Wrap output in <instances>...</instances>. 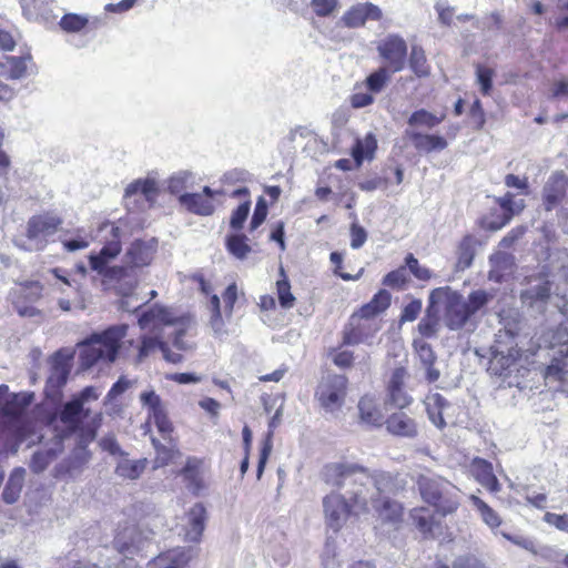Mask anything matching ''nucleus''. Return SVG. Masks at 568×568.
Masks as SVG:
<instances>
[{
  "label": "nucleus",
  "instance_id": "obj_1",
  "mask_svg": "<svg viewBox=\"0 0 568 568\" xmlns=\"http://www.w3.org/2000/svg\"><path fill=\"white\" fill-rule=\"evenodd\" d=\"M415 484L422 500L433 507L434 511L426 506L413 508L409 517L414 527L425 540L453 541V532L438 517L444 518L457 513L462 505L459 489L439 475L419 474Z\"/></svg>",
  "mask_w": 568,
  "mask_h": 568
},
{
  "label": "nucleus",
  "instance_id": "obj_2",
  "mask_svg": "<svg viewBox=\"0 0 568 568\" xmlns=\"http://www.w3.org/2000/svg\"><path fill=\"white\" fill-rule=\"evenodd\" d=\"M128 332V324L111 325L101 332L90 334L85 339L78 343L80 367L89 369L99 364H113L119 357Z\"/></svg>",
  "mask_w": 568,
  "mask_h": 568
},
{
  "label": "nucleus",
  "instance_id": "obj_3",
  "mask_svg": "<svg viewBox=\"0 0 568 568\" xmlns=\"http://www.w3.org/2000/svg\"><path fill=\"white\" fill-rule=\"evenodd\" d=\"M429 300L432 304L443 302V317L445 325L452 329H459L465 326L478 311L486 306L490 295L484 290L473 291L467 300L450 287H438L432 291Z\"/></svg>",
  "mask_w": 568,
  "mask_h": 568
},
{
  "label": "nucleus",
  "instance_id": "obj_4",
  "mask_svg": "<svg viewBox=\"0 0 568 568\" xmlns=\"http://www.w3.org/2000/svg\"><path fill=\"white\" fill-rule=\"evenodd\" d=\"M324 477L326 483L334 486H343L347 481L357 480L364 486L365 483L372 481L378 491V496H382V494L396 495L403 489L397 475L388 471H375L371 474L367 468L357 464H328L324 468Z\"/></svg>",
  "mask_w": 568,
  "mask_h": 568
},
{
  "label": "nucleus",
  "instance_id": "obj_5",
  "mask_svg": "<svg viewBox=\"0 0 568 568\" xmlns=\"http://www.w3.org/2000/svg\"><path fill=\"white\" fill-rule=\"evenodd\" d=\"M158 242L152 239L151 241L135 240L133 241L125 252V265H115L105 268L104 276L113 283H116V288L123 295H129L136 286L138 281L131 274L134 268H142L149 266L156 253Z\"/></svg>",
  "mask_w": 568,
  "mask_h": 568
},
{
  "label": "nucleus",
  "instance_id": "obj_6",
  "mask_svg": "<svg viewBox=\"0 0 568 568\" xmlns=\"http://www.w3.org/2000/svg\"><path fill=\"white\" fill-rule=\"evenodd\" d=\"M59 420L69 433L78 436L81 445L87 446L95 439L102 425L103 415L101 412L91 415L89 408L82 407L78 400L72 398L62 406L59 412Z\"/></svg>",
  "mask_w": 568,
  "mask_h": 568
},
{
  "label": "nucleus",
  "instance_id": "obj_7",
  "mask_svg": "<svg viewBox=\"0 0 568 568\" xmlns=\"http://www.w3.org/2000/svg\"><path fill=\"white\" fill-rule=\"evenodd\" d=\"M63 225L62 216L49 210L29 217L26 225V237L37 251H42Z\"/></svg>",
  "mask_w": 568,
  "mask_h": 568
},
{
  "label": "nucleus",
  "instance_id": "obj_8",
  "mask_svg": "<svg viewBox=\"0 0 568 568\" xmlns=\"http://www.w3.org/2000/svg\"><path fill=\"white\" fill-rule=\"evenodd\" d=\"M73 352L61 348L57 351L51 359L50 374L44 386V396L53 403L61 400L63 387L72 369Z\"/></svg>",
  "mask_w": 568,
  "mask_h": 568
},
{
  "label": "nucleus",
  "instance_id": "obj_9",
  "mask_svg": "<svg viewBox=\"0 0 568 568\" xmlns=\"http://www.w3.org/2000/svg\"><path fill=\"white\" fill-rule=\"evenodd\" d=\"M141 403L148 408V418L143 425L144 433L151 432V423H153L164 440L172 443L174 440V426L169 418L166 408L161 397L154 392H143L140 396Z\"/></svg>",
  "mask_w": 568,
  "mask_h": 568
},
{
  "label": "nucleus",
  "instance_id": "obj_10",
  "mask_svg": "<svg viewBox=\"0 0 568 568\" xmlns=\"http://www.w3.org/2000/svg\"><path fill=\"white\" fill-rule=\"evenodd\" d=\"M347 384L348 379L344 375L323 376L315 393L321 406L329 412L341 408L346 397Z\"/></svg>",
  "mask_w": 568,
  "mask_h": 568
},
{
  "label": "nucleus",
  "instance_id": "obj_11",
  "mask_svg": "<svg viewBox=\"0 0 568 568\" xmlns=\"http://www.w3.org/2000/svg\"><path fill=\"white\" fill-rule=\"evenodd\" d=\"M377 52L385 62L386 68L393 73L404 70L408 55V47L406 41L398 34H388L379 41Z\"/></svg>",
  "mask_w": 568,
  "mask_h": 568
},
{
  "label": "nucleus",
  "instance_id": "obj_12",
  "mask_svg": "<svg viewBox=\"0 0 568 568\" xmlns=\"http://www.w3.org/2000/svg\"><path fill=\"white\" fill-rule=\"evenodd\" d=\"M393 72L386 68L379 67L377 70L368 74L363 82L366 92L356 91L351 95V105L355 109L368 106L374 103V94L381 93L390 82Z\"/></svg>",
  "mask_w": 568,
  "mask_h": 568
},
{
  "label": "nucleus",
  "instance_id": "obj_13",
  "mask_svg": "<svg viewBox=\"0 0 568 568\" xmlns=\"http://www.w3.org/2000/svg\"><path fill=\"white\" fill-rule=\"evenodd\" d=\"M379 331L377 322H372L354 312L342 333V345H358L372 338Z\"/></svg>",
  "mask_w": 568,
  "mask_h": 568
},
{
  "label": "nucleus",
  "instance_id": "obj_14",
  "mask_svg": "<svg viewBox=\"0 0 568 568\" xmlns=\"http://www.w3.org/2000/svg\"><path fill=\"white\" fill-rule=\"evenodd\" d=\"M224 192L221 190H212L210 186H204L202 193H184L179 196V203L187 212L209 216L215 211L213 199L215 195H223Z\"/></svg>",
  "mask_w": 568,
  "mask_h": 568
},
{
  "label": "nucleus",
  "instance_id": "obj_15",
  "mask_svg": "<svg viewBox=\"0 0 568 568\" xmlns=\"http://www.w3.org/2000/svg\"><path fill=\"white\" fill-rule=\"evenodd\" d=\"M407 371L405 367H396L389 377L386 386V405H390L398 409L408 407L413 398L405 390V378Z\"/></svg>",
  "mask_w": 568,
  "mask_h": 568
},
{
  "label": "nucleus",
  "instance_id": "obj_16",
  "mask_svg": "<svg viewBox=\"0 0 568 568\" xmlns=\"http://www.w3.org/2000/svg\"><path fill=\"white\" fill-rule=\"evenodd\" d=\"M178 318L166 306L154 304L138 317V325L141 329H149L151 333H158L165 326L176 323Z\"/></svg>",
  "mask_w": 568,
  "mask_h": 568
},
{
  "label": "nucleus",
  "instance_id": "obj_17",
  "mask_svg": "<svg viewBox=\"0 0 568 568\" xmlns=\"http://www.w3.org/2000/svg\"><path fill=\"white\" fill-rule=\"evenodd\" d=\"M32 394H8V386L0 385V415L12 419L20 418L26 408L31 404Z\"/></svg>",
  "mask_w": 568,
  "mask_h": 568
},
{
  "label": "nucleus",
  "instance_id": "obj_18",
  "mask_svg": "<svg viewBox=\"0 0 568 568\" xmlns=\"http://www.w3.org/2000/svg\"><path fill=\"white\" fill-rule=\"evenodd\" d=\"M372 506L383 525L398 527L404 520V506L397 500L377 496L372 498Z\"/></svg>",
  "mask_w": 568,
  "mask_h": 568
},
{
  "label": "nucleus",
  "instance_id": "obj_19",
  "mask_svg": "<svg viewBox=\"0 0 568 568\" xmlns=\"http://www.w3.org/2000/svg\"><path fill=\"white\" fill-rule=\"evenodd\" d=\"M204 459L187 457L184 466L178 471L190 493L199 496L206 487L203 476Z\"/></svg>",
  "mask_w": 568,
  "mask_h": 568
},
{
  "label": "nucleus",
  "instance_id": "obj_20",
  "mask_svg": "<svg viewBox=\"0 0 568 568\" xmlns=\"http://www.w3.org/2000/svg\"><path fill=\"white\" fill-rule=\"evenodd\" d=\"M383 12L376 4L372 2L357 3L352 6L342 17V22L347 28H361L366 21H379Z\"/></svg>",
  "mask_w": 568,
  "mask_h": 568
},
{
  "label": "nucleus",
  "instance_id": "obj_21",
  "mask_svg": "<svg viewBox=\"0 0 568 568\" xmlns=\"http://www.w3.org/2000/svg\"><path fill=\"white\" fill-rule=\"evenodd\" d=\"M161 351L163 358L172 364H178L183 361L180 353L171 351L169 344L161 339L159 336L142 335L140 338V346L138 348L136 361L142 362L155 351Z\"/></svg>",
  "mask_w": 568,
  "mask_h": 568
},
{
  "label": "nucleus",
  "instance_id": "obj_22",
  "mask_svg": "<svg viewBox=\"0 0 568 568\" xmlns=\"http://www.w3.org/2000/svg\"><path fill=\"white\" fill-rule=\"evenodd\" d=\"M323 504L328 527L338 531L343 523L349 517L347 500L338 494H331L324 498Z\"/></svg>",
  "mask_w": 568,
  "mask_h": 568
},
{
  "label": "nucleus",
  "instance_id": "obj_23",
  "mask_svg": "<svg viewBox=\"0 0 568 568\" xmlns=\"http://www.w3.org/2000/svg\"><path fill=\"white\" fill-rule=\"evenodd\" d=\"M122 250L121 231L118 226H111V239L108 240L99 254L90 256V266L92 270L103 272L108 261L116 257Z\"/></svg>",
  "mask_w": 568,
  "mask_h": 568
},
{
  "label": "nucleus",
  "instance_id": "obj_24",
  "mask_svg": "<svg viewBox=\"0 0 568 568\" xmlns=\"http://www.w3.org/2000/svg\"><path fill=\"white\" fill-rule=\"evenodd\" d=\"M470 473L474 479L489 493L500 491L501 485L494 473L493 464L487 459L475 457L470 463Z\"/></svg>",
  "mask_w": 568,
  "mask_h": 568
},
{
  "label": "nucleus",
  "instance_id": "obj_25",
  "mask_svg": "<svg viewBox=\"0 0 568 568\" xmlns=\"http://www.w3.org/2000/svg\"><path fill=\"white\" fill-rule=\"evenodd\" d=\"M567 181L564 173H554L542 190V204L546 211H552L566 197Z\"/></svg>",
  "mask_w": 568,
  "mask_h": 568
},
{
  "label": "nucleus",
  "instance_id": "obj_26",
  "mask_svg": "<svg viewBox=\"0 0 568 568\" xmlns=\"http://www.w3.org/2000/svg\"><path fill=\"white\" fill-rule=\"evenodd\" d=\"M385 426L387 432L396 437L415 438L418 435L416 420L404 412L390 414L385 419Z\"/></svg>",
  "mask_w": 568,
  "mask_h": 568
},
{
  "label": "nucleus",
  "instance_id": "obj_27",
  "mask_svg": "<svg viewBox=\"0 0 568 568\" xmlns=\"http://www.w3.org/2000/svg\"><path fill=\"white\" fill-rule=\"evenodd\" d=\"M390 303L392 294L387 290L381 288L373 295L369 302L362 305L356 312L361 314L362 317L376 322V317L385 313L390 306Z\"/></svg>",
  "mask_w": 568,
  "mask_h": 568
},
{
  "label": "nucleus",
  "instance_id": "obj_28",
  "mask_svg": "<svg viewBox=\"0 0 568 568\" xmlns=\"http://www.w3.org/2000/svg\"><path fill=\"white\" fill-rule=\"evenodd\" d=\"M425 409L429 420L439 429L446 427L444 412L450 406L449 402L439 393H429L424 399Z\"/></svg>",
  "mask_w": 568,
  "mask_h": 568
},
{
  "label": "nucleus",
  "instance_id": "obj_29",
  "mask_svg": "<svg viewBox=\"0 0 568 568\" xmlns=\"http://www.w3.org/2000/svg\"><path fill=\"white\" fill-rule=\"evenodd\" d=\"M40 293L29 292V286L22 285V287L12 293V305L20 316L32 317L39 314V311L34 306L37 300H39Z\"/></svg>",
  "mask_w": 568,
  "mask_h": 568
},
{
  "label": "nucleus",
  "instance_id": "obj_30",
  "mask_svg": "<svg viewBox=\"0 0 568 568\" xmlns=\"http://www.w3.org/2000/svg\"><path fill=\"white\" fill-rule=\"evenodd\" d=\"M551 294L552 282L546 275H542V281L539 284L521 291L520 298L523 303L532 307L538 304H547Z\"/></svg>",
  "mask_w": 568,
  "mask_h": 568
},
{
  "label": "nucleus",
  "instance_id": "obj_31",
  "mask_svg": "<svg viewBox=\"0 0 568 568\" xmlns=\"http://www.w3.org/2000/svg\"><path fill=\"white\" fill-rule=\"evenodd\" d=\"M358 413L361 422L368 426L381 427L385 424L384 415L375 398L371 395L361 397L358 402Z\"/></svg>",
  "mask_w": 568,
  "mask_h": 568
},
{
  "label": "nucleus",
  "instance_id": "obj_32",
  "mask_svg": "<svg viewBox=\"0 0 568 568\" xmlns=\"http://www.w3.org/2000/svg\"><path fill=\"white\" fill-rule=\"evenodd\" d=\"M408 138L417 151L425 153L440 152L448 145L446 139L438 134L412 132Z\"/></svg>",
  "mask_w": 568,
  "mask_h": 568
},
{
  "label": "nucleus",
  "instance_id": "obj_33",
  "mask_svg": "<svg viewBox=\"0 0 568 568\" xmlns=\"http://www.w3.org/2000/svg\"><path fill=\"white\" fill-rule=\"evenodd\" d=\"M232 197H239L242 200V203L232 212L230 219V226L234 231H240L243 229L244 222L246 221L250 209H251V199L250 191L247 187H240L234 190L231 193Z\"/></svg>",
  "mask_w": 568,
  "mask_h": 568
},
{
  "label": "nucleus",
  "instance_id": "obj_34",
  "mask_svg": "<svg viewBox=\"0 0 568 568\" xmlns=\"http://www.w3.org/2000/svg\"><path fill=\"white\" fill-rule=\"evenodd\" d=\"M377 149V141L374 134L368 133L363 139H356L351 154L353 156L355 169L362 166L364 160H372Z\"/></svg>",
  "mask_w": 568,
  "mask_h": 568
},
{
  "label": "nucleus",
  "instance_id": "obj_35",
  "mask_svg": "<svg viewBox=\"0 0 568 568\" xmlns=\"http://www.w3.org/2000/svg\"><path fill=\"white\" fill-rule=\"evenodd\" d=\"M159 187L154 180L151 179H139L130 183L125 187L124 195L126 197L141 194L144 196L145 201L153 204L156 201V197L159 195Z\"/></svg>",
  "mask_w": 568,
  "mask_h": 568
},
{
  "label": "nucleus",
  "instance_id": "obj_36",
  "mask_svg": "<svg viewBox=\"0 0 568 568\" xmlns=\"http://www.w3.org/2000/svg\"><path fill=\"white\" fill-rule=\"evenodd\" d=\"M151 444L155 450L154 468L168 466L176 457L181 456V452L176 447L175 440L170 443L171 446H165L161 444L156 437L151 436Z\"/></svg>",
  "mask_w": 568,
  "mask_h": 568
},
{
  "label": "nucleus",
  "instance_id": "obj_37",
  "mask_svg": "<svg viewBox=\"0 0 568 568\" xmlns=\"http://www.w3.org/2000/svg\"><path fill=\"white\" fill-rule=\"evenodd\" d=\"M206 520V509L203 504L196 503L189 511V524L190 531H187V536L191 540L199 541L204 528Z\"/></svg>",
  "mask_w": 568,
  "mask_h": 568
},
{
  "label": "nucleus",
  "instance_id": "obj_38",
  "mask_svg": "<svg viewBox=\"0 0 568 568\" xmlns=\"http://www.w3.org/2000/svg\"><path fill=\"white\" fill-rule=\"evenodd\" d=\"M148 459L141 458L136 460H131L128 458H122L119 460L115 467V474L122 478L134 480L138 479L148 467Z\"/></svg>",
  "mask_w": 568,
  "mask_h": 568
},
{
  "label": "nucleus",
  "instance_id": "obj_39",
  "mask_svg": "<svg viewBox=\"0 0 568 568\" xmlns=\"http://www.w3.org/2000/svg\"><path fill=\"white\" fill-rule=\"evenodd\" d=\"M189 562L186 554L182 549H171L159 555L152 564V568H184Z\"/></svg>",
  "mask_w": 568,
  "mask_h": 568
},
{
  "label": "nucleus",
  "instance_id": "obj_40",
  "mask_svg": "<svg viewBox=\"0 0 568 568\" xmlns=\"http://www.w3.org/2000/svg\"><path fill=\"white\" fill-rule=\"evenodd\" d=\"M439 326V316L438 311L435 308V304H432V300H429V305L426 310L425 316L420 320L417 325V329L422 335V338H432L437 335Z\"/></svg>",
  "mask_w": 568,
  "mask_h": 568
},
{
  "label": "nucleus",
  "instance_id": "obj_41",
  "mask_svg": "<svg viewBox=\"0 0 568 568\" xmlns=\"http://www.w3.org/2000/svg\"><path fill=\"white\" fill-rule=\"evenodd\" d=\"M409 68L417 78H427L430 75V65L428 64L425 50L420 45H413L408 57Z\"/></svg>",
  "mask_w": 568,
  "mask_h": 568
},
{
  "label": "nucleus",
  "instance_id": "obj_42",
  "mask_svg": "<svg viewBox=\"0 0 568 568\" xmlns=\"http://www.w3.org/2000/svg\"><path fill=\"white\" fill-rule=\"evenodd\" d=\"M225 247L231 255L239 260L246 258L252 251L248 239L244 234L227 235L225 239Z\"/></svg>",
  "mask_w": 568,
  "mask_h": 568
},
{
  "label": "nucleus",
  "instance_id": "obj_43",
  "mask_svg": "<svg viewBox=\"0 0 568 568\" xmlns=\"http://www.w3.org/2000/svg\"><path fill=\"white\" fill-rule=\"evenodd\" d=\"M469 500L487 526L498 528L501 525L500 516L486 501L476 495H470Z\"/></svg>",
  "mask_w": 568,
  "mask_h": 568
},
{
  "label": "nucleus",
  "instance_id": "obj_44",
  "mask_svg": "<svg viewBox=\"0 0 568 568\" xmlns=\"http://www.w3.org/2000/svg\"><path fill=\"white\" fill-rule=\"evenodd\" d=\"M477 240L474 235H465L457 247V261L462 268H467L471 265L475 256V246Z\"/></svg>",
  "mask_w": 568,
  "mask_h": 568
},
{
  "label": "nucleus",
  "instance_id": "obj_45",
  "mask_svg": "<svg viewBox=\"0 0 568 568\" xmlns=\"http://www.w3.org/2000/svg\"><path fill=\"white\" fill-rule=\"evenodd\" d=\"M444 119L445 114L437 116L425 109H419L410 114L407 122L410 126H425L428 129H433L436 125L440 124L444 121Z\"/></svg>",
  "mask_w": 568,
  "mask_h": 568
},
{
  "label": "nucleus",
  "instance_id": "obj_46",
  "mask_svg": "<svg viewBox=\"0 0 568 568\" xmlns=\"http://www.w3.org/2000/svg\"><path fill=\"white\" fill-rule=\"evenodd\" d=\"M409 282L406 266L400 265L396 270L388 272L382 280L384 286L393 290H404Z\"/></svg>",
  "mask_w": 568,
  "mask_h": 568
},
{
  "label": "nucleus",
  "instance_id": "obj_47",
  "mask_svg": "<svg viewBox=\"0 0 568 568\" xmlns=\"http://www.w3.org/2000/svg\"><path fill=\"white\" fill-rule=\"evenodd\" d=\"M89 23L87 17L77 13L64 14L59 22L60 28L68 32L74 33L83 30Z\"/></svg>",
  "mask_w": 568,
  "mask_h": 568
},
{
  "label": "nucleus",
  "instance_id": "obj_48",
  "mask_svg": "<svg viewBox=\"0 0 568 568\" xmlns=\"http://www.w3.org/2000/svg\"><path fill=\"white\" fill-rule=\"evenodd\" d=\"M347 507L349 508V516H361L369 513V503L363 490H356L353 496L347 500Z\"/></svg>",
  "mask_w": 568,
  "mask_h": 568
},
{
  "label": "nucleus",
  "instance_id": "obj_49",
  "mask_svg": "<svg viewBox=\"0 0 568 568\" xmlns=\"http://www.w3.org/2000/svg\"><path fill=\"white\" fill-rule=\"evenodd\" d=\"M404 266H406V270L408 268L414 277L418 281L426 282L429 281L433 276L432 271L428 267L420 265L418 260L412 253H408L405 256Z\"/></svg>",
  "mask_w": 568,
  "mask_h": 568
},
{
  "label": "nucleus",
  "instance_id": "obj_50",
  "mask_svg": "<svg viewBox=\"0 0 568 568\" xmlns=\"http://www.w3.org/2000/svg\"><path fill=\"white\" fill-rule=\"evenodd\" d=\"M413 347L423 365H435L437 357L430 344L423 338H415Z\"/></svg>",
  "mask_w": 568,
  "mask_h": 568
},
{
  "label": "nucleus",
  "instance_id": "obj_51",
  "mask_svg": "<svg viewBox=\"0 0 568 568\" xmlns=\"http://www.w3.org/2000/svg\"><path fill=\"white\" fill-rule=\"evenodd\" d=\"M6 77L11 80H18L27 73V59L23 57H10L7 59Z\"/></svg>",
  "mask_w": 568,
  "mask_h": 568
},
{
  "label": "nucleus",
  "instance_id": "obj_52",
  "mask_svg": "<svg viewBox=\"0 0 568 568\" xmlns=\"http://www.w3.org/2000/svg\"><path fill=\"white\" fill-rule=\"evenodd\" d=\"M345 345L342 343L329 351V355L332 356L333 363L339 368H349L354 364V353L352 351L345 349Z\"/></svg>",
  "mask_w": 568,
  "mask_h": 568
},
{
  "label": "nucleus",
  "instance_id": "obj_53",
  "mask_svg": "<svg viewBox=\"0 0 568 568\" xmlns=\"http://www.w3.org/2000/svg\"><path fill=\"white\" fill-rule=\"evenodd\" d=\"M331 263L333 264V273L341 277L343 281H356L362 277L364 274V268L362 267L357 274L352 275L351 273L344 272L343 267V254L339 252H332L329 255Z\"/></svg>",
  "mask_w": 568,
  "mask_h": 568
},
{
  "label": "nucleus",
  "instance_id": "obj_54",
  "mask_svg": "<svg viewBox=\"0 0 568 568\" xmlns=\"http://www.w3.org/2000/svg\"><path fill=\"white\" fill-rule=\"evenodd\" d=\"M477 82L480 85V92L483 95H490L493 89V69L478 64L476 67Z\"/></svg>",
  "mask_w": 568,
  "mask_h": 568
},
{
  "label": "nucleus",
  "instance_id": "obj_55",
  "mask_svg": "<svg viewBox=\"0 0 568 568\" xmlns=\"http://www.w3.org/2000/svg\"><path fill=\"white\" fill-rule=\"evenodd\" d=\"M566 374V365L559 358H554L551 363L546 366L544 376L557 382H562Z\"/></svg>",
  "mask_w": 568,
  "mask_h": 568
},
{
  "label": "nucleus",
  "instance_id": "obj_56",
  "mask_svg": "<svg viewBox=\"0 0 568 568\" xmlns=\"http://www.w3.org/2000/svg\"><path fill=\"white\" fill-rule=\"evenodd\" d=\"M311 6L317 17H328L332 14L337 6V0H312Z\"/></svg>",
  "mask_w": 568,
  "mask_h": 568
},
{
  "label": "nucleus",
  "instance_id": "obj_57",
  "mask_svg": "<svg viewBox=\"0 0 568 568\" xmlns=\"http://www.w3.org/2000/svg\"><path fill=\"white\" fill-rule=\"evenodd\" d=\"M267 216V203L263 196H260L254 213L250 223L251 230L257 229L266 219Z\"/></svg>",
  "mask_w": 568,
  "mask_h": 568
},
{
  "label": "nucleus",
  "instance_id": "obj_58",
  "mask_svg": "<svg viewBox=\"0 0 568 568\" xmlns=\"http://www.w3.org/2000/svg\"><path fill=\"white\" fill-rule=\"evenodd\" d=\"M469 118L476 130H481L485 125L486 118L483 104L479 99H476L469 109Z\"/></svg>",
  "mask_w": 568,
  "mask_h": 568
},
{
  "label": "nucleus",
  "instance_id": "obj_59",
  "mask_svg": "<svg viewBox=\"0 0 568 568\" xmlns=\"http://www.w3.org/2000/svg\"><path fill=\"white\" fill-rule=\"evenodd\" d=\"M542 520L546 524L554 526L558 530L568 531V514L567 513L556 514V513L546 511L542 517Z\"/></svg>",
  "mask_w": 568,
  "mask_h": 568
},
{
  "label": "nucleus",
  "instance_id": "obj_60",
  "mask_svg": "<svg viewBox=\"0 0 568 568\" xmlns=\"http://www.w3.org/2000/svg\"><path fill=\"white\" fill-rule=\"evenodd\" d=\"M422 301L420 300H413L409 303H407L400 314V322H413L415 321L419 313L422 312Z\"/></svg>",
  "mask_w": 568,
  "mask_h": 568
},
{
  "label": "nucleus",
  "instance_id": "obj_61",
  "mask_svg": "<svg viewBox=\"0 0 568 568\" xmlns=\"http://www.w3.org/2000/svg\"><path fill=\"white\" fill-rule=\"evenodd\" d=\"M351 246L355 250L362 247L367 240L366 230L358 223H352L349 229Z\"/></svg>",
  "mask_w": 568,
  "mask_h": 568
},
{
  "label": "nucleus",
  "instance_id": "obj_62",
  "mask_svg": "<svg viewBox=\"0 0 568 568\" xmlns=\"http://www.w3.org/2000/svg\"><path fill=\"white\" fill-rule=\"evenodd\" d=\"M50 460L51 454L49 452H36L32 455L30 468L33 473H41L48 467Z\"/></svg>",
  "mask_w": 568,
  "mask_h": 568
},
{
  "label": "nucleus",
  "instance_id": "obj_63",
  "mask_svg": "<svg viewBox=\"0 0 568 568\" xmlns=\"http://www.w3.org/2000/svg\"><path fill=\"white\" fill-rule=\"evenodd\" d=\"M222 297L224 301L225 312L227 314H231L237 301V285L235 283H231L230 285H227V287L222 294Z\"/></svg>",
  "mask_w": 568,
  "mask_h": 568
},
{
  "label": "nucleus",
  "instance_id": "obj_64",
  "mask_svg": "<svg viewBox=\"0 0 568 568\" xmlns=\"http://www.w3.org/2000/svg\"><path fill=\"white\" fill-rule=\"evenodd\" d=\"M100 397V392L95 386H85L79 394H77L73 399L78 400L82 407H84L85 403L91 400H97Z\"/></svg>",
  "mask_w": 568,
  "mask_h": 568
}]
</instances>
